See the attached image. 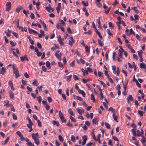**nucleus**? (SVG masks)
<instances>
[{
	"instance_id": "nucleus-13",
	"label": "nucleus",
	"mask_w": 146,
	"mask_h": 146,
	"mask_svg": "<svg viewBox=\"0 0 146 146\" xmlns=\"http://www.w3.org/2000/svg\"><path fill=\"white\" fill-rule=\"evenodd\" d=\"M117 19L118 20V22H117L116 23L117 24H121L122 23V21H121V20L122 19V18L120 17L119 16L118 18H117Z\"/></svg>"
},
{
	"instance_id": "nucleus-41",
	"label": "nucleus",
	"mask_w": 146,
	"mask_h": 146,
	"mask_svg": "<svg viewBox=\"0 0 146 146\" xmlns=\"http://www.w3.org/2000/svg\"><path fill=\"white\" fill-rule=\"evenodd\" d=\"M72 77V75L71 74L66 77L67 78V80L68 82H69L70 80Z\"/></svg>"
},
{
	"instance_id": "nucleus-57",
	"label": "nucleus",
	"mask_w": 146,
	"mask_h": 146,
	"mask_svg": "<svg viewBox=\"0 0 146 146\" xmlns=\"http://www.w3.org/2000/svg\"><path fill=\"white\" fill-rule=\"evenodd\" d=\"M109 111H110L113 113L115 112V110L112 107H110L109 109Z\"/></svg>"
},
{
	"instance_id": "nucleus-64",
	"label": "nucleus",
	"mask_w": 146,
	"mask_h": 146,
	"mask_svg": "<svg viewBox=\"0 0 146 146\" xmlns=\"http://www.w3.org/2000/svg\"><path fill=\"white\" fill-rule=\"evenodd\" d=\"M73 77L74 79L75 80H79V78H78L76 75H73Z\"/></svg>"
},
{
	"instance_id": "nucleus-49",
	"label": "nucleus",
	"mask_w": 146,
	"mask_h": 146,
	"mask_svg": "<svg viewBox=\"0 0 146 146\" xmlns=\"http://www.w3.org/2000/svg\"><path fill=\"white\" fill-rule=\"evenodd\" d=\"M37 98L38 103L40 104L42 100L41 97L40 96H39Z\"/></svg>"
},
{
	"instance_id": "nucleus-34",
	"label": "nucleus",
	"mask_w": 146,
	"mask_h": 146,
	"mask_svg": "<svg viewBox=\"0 0 146 146\" xmlns=\"http://www.w3.org/2000/svg\"><path fill=\"white\" fill-rule=\"evenodd\" d=\"M23 13L25 15L26 17L27 16L28 14L29 13L28 11H26L25 10H23Z\"/></svg>"
},
{
	"instance_id": "nucleus-26",
	"label": "nucleus",
	"mask_w": 146,
	"mask_h": 146,
	"mask_svg": "<svg viewBox=\"0 0 146 146\" xmlns=\"http://www.w3.org/2000/svg\"><path fill=\"white\" fill-rule=\"evenodd\" d=\"M9 139V137H8L5 140L3 144L4 145H5L8 142Z\"/></svg>"
},
{
	"instance_id": "nucleus-46",
	"label": "nucleus",
	"mask_w": 146,
	"mask_h": 146,
	"mask_svg": "<svg viewBox=\"0 0 146 146\" xmlns=\"http://www.w3.org/2000/svg\"><path fill=\"white\" fill-rule=\"evenodd\" d=\"M98 80L100 82L101 84L104 87H106V85L103 81L100 80Z\"/></svg>"
},
{
	"instance_id": "nucleus-38",
	"label": "nucleus",
	"mask_w": 146,
	"mask_h": 146,
	"mask_svg": "<svg viewBox=\"0 0 146 146\" xmlns=\"http://www.w3.org/2000/svg\"><path fill=\"white\" fill-rule=\"evenodd\" d=\"M70 120L68 121V122L66 123V125L67 126H68L70 127H72L73 126V125L72 124L70 123Z\"/></svg>"
},
{
	"instance_id": "nucleus-3",
	"label": "nucleus",
	"mask_w": 146,
	"mask_h": 146,
	"mask_svg": "<svg viewBox=\"0 0 146 146\" xmlns=\"http://www.w3.org/2000/svg\"><path fill=\"white\" fill-rule=\"evenodd\" d=\"M7 7L6 11H9L11 9V3L10 2L8 1L7 2L6 4Z\"/></svg>"
},
{
	"instance_id": "nucleus-45",
	"label": "nucleus",
	"mask_w": 146,
	"mask_h": 146,
	"mask_svg": "<svg viewBox=\"0 0 146 146\" xmlns=\"http://www.w3.org/2000/svg\"><path fill=\"white\" fill-rule=\"evenodd\" d=\"M13 119L14 120H17V117L16 115L14 113H13L12 115Z\"/></svg>"
},
{
	"instance_id": "nucleus-4",
	"label": "nucleus",
	"mask_w": 146,
	"mask_h": 146,
	"mask_svg": "<svg viewBox=\"0 0 146 146\" xmlns=\"http://www.w3.org/2000/svg\"><path fill=\"white\" fill-rule=\"evenodd\" d=\"M6 72V70L5 67H3L0 70V73L2 75H4Z\"/></svg>"
},
{
	"instance_id": "nucleus-22",
	"label": "nucleus",
	"mask_w": 146,
	"mask_h": 146,
	"mask_svg": "<svg viewBox=\"0 0 146 146\" xmlns=\"http://www.w3.org/2000/svg\"><path fill=\"white\" fill-rule=\"evenodd\" d=\"M34 140L35 143L37 145H38L40 143V141L39 139L38 138H37L34 139Z\"/></svg>"
},
{
	"instance_id": "nucleus-39",
	"label": "nucleus",
	"mask_w": 146,
	"mask_h": 146,
	"mask_svg": "<svg viewBox=\"0 0 146 146\" xmlns=\"http://www.w3.org/2000/svg\"><path fill=\"white\" fill-rule=\"evenodd\" d=\"M100 17H99V18H98V19L97 20V22H98V27L99 28H100V27H101V23H100Z\"/></svg>"
},
{
	"instance_id": "nucleus-5",
	"label": "nucleus",
	"mask_w": 146,
	"mask_h": 146,
	"mask_svg": "<svg viewBox=\"0 0 146 146\" xmlns=\"http://www.w3.org/2000/svg\"><path fill=\"white\" fill-rule=\"evenodd\" d=\"M127 102L128 103H129L130 100L131 101H133V99L131 95H130L127 98Z\"/></svg>"
},
{
	"instance_id": "nucleus-42",
	"label": "nucleus",
	"mask_w": 146,
	"mask_h": 146,
	"mask_svg": "<svg viewBox=\"0 0 146 146\" xmlns=\"http://www.w3.org/2000/svg\"><path fill=\"white\" fill-rule=\"evenodd\" d=\"M16 133L20 137L23 135V134L20 131H17L16 132Z\"/></svg>"
},
{
	"instance_id": "nucleus-28",
	"label": "nucleus",
	"mask_w": 146,
	"mask_h": 146,
	"mask_svg": "<svg viewBox=\"0 0 146 146\" xmlns=\"http://www.w3.org/2000/svg\"><path fill=\"white\" fill-rule=\"evenodd\" d=\"M53 123L54 125H56L57 126H58L59 125V123L58 122L56 121L55 120L53 121Z\"/></svg>"
},
{
	"instance_id": "nucleus-32",
	"label": "nucleus",
	"mask_w": 146,
	"mask_h": 146,
	"mask_svg": "<svg viewBox=\"0 0 146 146\" xmlns=\"http://www.w3.org/2000/svg\"><path fill=\"white\" fill-rule=\"evenodd\" d=\"M64 40L63 38H62L60 36H58V42H60V41H62Z\"/></svg>"
},
{
	"instance_id": "nucleus-31",
	"label": "nucleus",
	"mask_w": 146,
	"mask_h": 146,
	"mask_svg": "<svg viewBox=\"0 0 146 146\" xmlns=\"http://www.w3.org/2000/svg\"><path fill=\"white\" fill-rule=\"evenodd\" d=\"M82 3L84 6H87L88 5V3L87 2L86 3L85 2L82 1Z\"/></svg>"
},
{
	"instance_id": "nucleus-35",
	"label": "nucleus",
	"mask_w": 146,
	"mask_h": 146,
	"mask_svg": "<svg viewBox=\"0 0 146 146\" xmlns=\"http://www.w3.org/2000/svg\"><path fill=\"white\" fill-rule=\"evenodd\" d=\"M98 42L100 46H103V44L100 40L98 39Z\"/></svg>"
},
{
	"instance_id": "nucleus-21",
	"label": "nucleus",
	"mask_w": 146,
	"mask_h": 146,
	"mask_svg": "<svg viewBox=\"0 0 146 146\" xmlns=\"http://www.w3.org/2000/svg\"><path fill=\"white\" fill-rule=\"evenodd\" d=\"M91 99L94 102H95V98L93 94H92L91 95Z\"/></svg>"
},
{
	"instance_id": "nucleus-25",
	"label": "nucleus",
	"mask_w": 146,
	"mask_h": 146,
	"mask_svg": "<svg viewBox=\"0 0 146 146\" xmlns=\"http://www.w3.org/2000/svg\"><path fill=\"white\" fill-rule=\"evenodd\" d=\"M10 44L12 46L14 47L15 46L16 44V43H15L12 40H11L10 41Z\"/></svg>"
},
{
	"instance_id": "nucleus-8",
	"label": "nucleus",
	"mask_w": 146,
	"mask_h": 146,
	"mask_svg": "<svg viewBox=\"0 0 146 146\" xmlns=\"http://www.w3.org/2000/svg\"><path fill=\"white\" fill-rule=\"evenodd\" d=\"M81 70L83 72V76H85L86 75H88V73L86 70L82 68L81 69Z\"/></svg>"
},
{
	"instance_id": "nucleus-40",
	"label": "nucleus",
	"mask_w": 146,
	"mask_h": 146,
	"mask_svg": "<svg viewBox=\"0 0 146 146\" xmlns=\"http://www.w3.org/2000/svg\"><path fill=\"white\" fill-rule=\"evenodd\" d=\"M27 144L29 146H35L31 142H28L27 143Z\"/></svg>"
},
{
	"instance_id": "nucleus-56",
	"label": "nucleus",
	"mask_w": 146,
	"mask_h": 146,
	"mask_svg": "<svg viewBox=\"0 0 146 146\" xmlns=\"http://www.w3.org/2000/svg\"><path fill=\"white\" fill-rule=\"evenodd\" d=\"M85 49L86 52H88L90 51V48H88V46L87 45L85 46Z\"/></svg>"
},
{
	"instance_id": "nucleus-44",
	"label": "nucleus",
	"mask_w": 146,
	"mask_h": 146,
	"mask_svg": "<svg viewBox=\"0 0 146 146\" xmlns=\"http://www.w3.org/2000/svg\"><path fill=\"white\" fill-rule=\"evenodd\" d=\"M142 137L143 138L142 139H141V141L142 143H143V144H144L146 141L145 139V137H144V136H143Z\"/></svg>"
},
{
	"instance_id": "nucleus-48",
	"label": "nucleus",
	"mask_w": 146,
	"mask_h": 146,
	"mask_svg": "<svg viewBox=\"0 0 146 146\" xmlns=\"http://www.w3.org/2000/svg\"><path fill=\"white\" fill-rule=\"evenodd\" d=\"M116 53L115 52H114L113 53L112 58L113 59V60L115 61V56H116Z\"/></svg>"
},
{
	"instance_id": "nucleus-59",
	"label": "nucleus",
	"mask_w": 146,
	"mask_h": 146,
	"mask_svg": "<svg viewBox=\"0 0 146 146\" xmlns=\"http://www.w3.org/2000/svg\"><path fill=\"white\" fill-rule=\"evenodd\" d=\"M76 99L80 101H82L83 100L82 99L81 97L79 96H76Z\"/></svg>"
},
{
	"instance_id": "nucleus-37",
	"label": "nucleus",
	"mask_w": 146,
	"mask_h": 146,
	"mask_svg": "<svg viewBox=\"0 0 146 146\" xmlns=\"http://www.w3.org/2000/svg\"><path fill=\"white\" fill-rule=\"evenodd\" d=\"M50 63L49 62L47 61L46 62V66L49 69H50Z\"/></svg>"
},
{
	"instance_id": "nucleus-14",
	"label": "nucleus",
	"mask_w": 146,
	"mask_h": 146,
	"mask_svg": "<svg viewBox=\"0 0 146 146\" xmlns=\"http://www.w3.org/2000/svg\"><path fill=\"white\" fill-rule=\"evenodd\" d=\"M28 30L29 31V33L30 34H32L33 33L37 34L38 33L36 31L32 29H28Z\"/></svg>"
},
{
	"instance_id": "nucleus-30",
	"label": "nucleus",
	"mask_w": 146,
	"mask_h": 146,
	"mask_svg": "<svg viewBox=\"0 0 146 146\" xmlns=\"http://www.w3.org/2000/svg\"><path fill=\"white\" fill-rule=\"evenodd\" d=\"M107 33L110 36H112L113 35L112 33L110 32V30L109 29L107 30Z\"/></svg>"
},
{
	"instance_id": "nucleus-47",
	"label": "nucleus",
	"mask_w": 146,
	"mask_h": 146,
	"mask_svg": "<svg viewBox=\"0 0 146 146\" xmlns=\"http://www.w3.org/2000/svg\"><path fill=\"white\" fill-rule=\"evenodd\" d=\"M37 80L36 79H34V81L32 83V84L34 86H37L38 85L37 84Z\"/></svg>"
},
{
	"instance_id": "nucleus-61",
	"label": "nucleus",
	"mask_w": 146,
	"mask_h": 146,
	"mask_svg": "<svg viewBox=\"0 0 146 146\" xmlns=\"http://www.w3.org/2000/svg\"><path fill=\"white\" fill-rule=\"evenodd\" d=\"M89 81V79H87L86 80H85L84 79H82V82L86 84L87 82H88Z\"/></svg>"
},
{
	"instance_id": "nucleus-58",
	"label": "nucleus",
	"mask_w": 146,
	"mask_h": 146,
	"mask_svg": "<svg viewBox=\"0 0 146 146\" xmlns=\"http://www.w3.org/2000/svg\"><path fill=\"white\" fill-rule=\"evenodd\" d=\"M137 8L136 7H133L132 8V9L133 10H134L136 13H138V10L137 9Z\"/></svg>"
},
{
	"instance_id": "nucleus-60",
	"label": "nucleus",
	"mask_w": 146,
	"mask_h": 146,
	"mask_svg": "<svg viewBox=\"0 0 146 146\" xmlns=\"http://www.w3.org/2000/svg\"><path fill=\"white\" fill-rule=\"evenodd\" d=\"M109 26L110 27H111L112 28H113L114 27V26L113 24L110 22H109Z\"/></svg>"
},
{
	"instance_id": "nucleus-52",
	"label": "nucleus",
	"mask_w": 146,
	"mask_h": 146,
	"mask_svg": "<svg viewBox=\"0 0 146 146\" xmlns=\"http://www.w3.org/2000/svg\"><path fill=\"white\" fill-rule=\"evenodd\" d=\"M70 119L72 121L74 122H75L76 121V120L71 115L70 116Z\"/></svg>"
},
{
	"instance_id": "nucleus-53",
	"label": "nucleus",
	"mask_w": 146,
	"mask_h": 146,
	"mask_svg": "<svg viewBox=\"0 0 146 146\" xmlns=\"http://www.w3.org/2000/svg\"><path fill=\"white\" fill-rule=\"evenodd\" d=\"M82 139L83 141H86L87 139V137L86 135H84L82 137Z\"/></svg>"
},
{
	"instance_id": "nucleus-18",
	"label": "nucleus",
	"mask_w": 146,
	"mask_h": 146,
	"mask_svg": "<svg viewBox=\"0 0 146 146\" xmlns=\"http://www.w3.org/2000/svg\"><path fill=\"white\" fill-rule=\"evenodd\" d=\"M112 70L113 71V73L115 74H116V67L115 65H113L112 66Z\"/></svg>"
},
{
	"instance_id": "nucleus-20",
	"label": "nucleus",
	"mask_w": 146,
	"mask_h": 146,
	"mask_svg": "<svg viewBox=\"0 0 146 146\" xmlns=\"http://www.w3.org/2000/svg\"><path fill=\"white\" fill-rule=\"evenodd\" d=\"M112 116L114 119L115 121H116L117 122H118V121H117V115H116L114 113H113Z\"/></svg>"
},
{
	"instance_id": "nucleus-63",
	"label": "nucleus",
	"mask_w": 146,
	"mask_h": 146,
	"mask_svg": "<svg viewBox=\"0 0 146 146\" xmlns=\"http://www.w3.org/2000/svg\"><path fill=\"white\" fill-rule=\"evenodd\" d=\"M17 27L19 28V29L22 32H23L24 31L23 28L22 27H21L19 26V25H17Z\"/></svg>"
},
{
	"instance_id": "nucleus-29",
	"label": "nucleus",
	"mask_w": 146,
	"mask_h": 146,
	"mask_svg": "<svg viewBox=\"0 0 146 146\" xmlns=\"http://www.w3.org/2000/svg\"><path fill=\"white\" fill-rule=\"evenodd\" d=\"M92 123L94 124L97 125L98 124V121L96 119H94L92 120Z\"/></svg>"
},
{
	"instance_id": "nucleus-54",
	"label": "nucleus",
	"mask_w": 146,
	"mask_h": 146,
	"mask_svg": "<svg viewBox=\"0 0 146 146\" xmlns=\"http://www.w3.org/2000/svg\"><path fill=\"white\" fill-rule=\"evenodd\" d=\"M37 121L38 126L40 127H41L42 126V124L40 121L39 119H38L37 120Z\"/></svg>"
},
{
	"instance_id": "nucleus-9",
	"label": "nucleus",
	"mask_w": 146,
	"mask_h": 146,
	"mask_svg": "<svg viewBox=\"0 0 146 146\" xmlns=\"http://www.w3.org/2000/svg\"><path fill=\"white\" fill-rule=\"evenodd\" d=\"M55 56L57 57V58L59 59L60 60H62L61 57L62 56V54L61 53H60L59 54H55Z\"/></svg>"
},
{
	"instance_id": "nucleus-11",
	"label": "nucleus",
	"mask_w": 146,
	"mask_h": 146,
	"mask_svg": "<svg viewBox=\"0 0 146 146\" xmlns=\"http://www.w3.org/2000/svg\"><path fill=\"white\" fill-rule=\"evenodd\" d=\"M38 133H33L32 135V138L34 140L37 139V137H38Z\"/></svg>"
},
{
	"instance_id": "nucleus-10",
	"label": "nucleus",
	"mask_w": 146,
	"mask_h": 146,
	"mask_svg": "<svg viewBox=\"0 0 146 146\" xmlns=\"http://www.w3.org/2000/svg\"><path fill=\"white\" fill-rule=\"evenodd\" d=\"M78 92L79 93L82 94L83 97H85V93L83 90H81L80 89H78Z\"/></svg>"
},
{
	"instance_id": "nucleus-43",
	"label": "nucleus",
	"mask_w": 146,
	"mask_h": 146,
	"mask_svg": "<svg viewBox=\"0 0 146 146\" xmlns=\"http://www.w3.org/2000/svg\"><path fill=\"white\" fill-rule=\"evenodd\" d=\"M58 115L60 118H62L64 116L63 114L60 111L59 112Z\"/></svg>"
},
{
	"instance_id": "nucleus-12",
	"label": "nucleus",
	"mask_w": 146,
	"mask_h": 146,
	"mask_svg": "<svg viewBox=\"0 0 146 146\" xmlns=\"http://www.w3.org/2000/svg\"><path fill=\"white\" fill-rule=\"evenodd\" d=\"M9 95L10 98L11 99H12L14 98V93L11 90H10L9 92Z\"/></svg>"
},
{
	"instance_id": "nucleus-1",
	"label": "nucleus",
	"mask_w": 146,
	"mask_h": 146,
	"mask_svg": "<svg viewBox=\"0 0 146 146\" xmlns=\"http://www.w3.org/2000/svg\"><path fill=\"white\" fill-rule=\"evenodd\" d=\"M70 40H69L68 44L71 47L72 46L73 44L75 42V40L73 39L72 36H70L69 38Z\"/></svg>"
},
{
	"instance_id": "nucleus-19",
	"label": "nucleus",
	"mask_w": 146,
	"mask_h": 146,
	"mask_svg": "<svg viewBox=\"0 0 146 146\" xmlns=\"http://www.w3.org/2000/svg\"><path fill=\"white\" fill-rule=\"evenodd\" d=\"M140 67L141 68H146V65L144 63L142 62L140 64Z\"/></svg>"
},
{
	"instance_id": "nucleus-7",
	"label": "nucleus",
	"mask_w": 146,
	"mask_h": 146,
	"mask_svg": "<svg viewBox=\"0 0 146 146\" xmlns=\"http://www.w3.org/2000/svg\"><path fill=\"white\" fill-rule=\"evenodd\" d=\"M13 72L15 74L16 78H17L20 76V75L19 73V71L17 70H15L13 71Z\"/></svg>"
},
{
	"instance_id": "nucleus-2",
	"label": "nucleus",
	"mask_w": 146,
	"mask_h": 146,
	"mask_svg": "<svg viewBox=\"0 0 146 146\" xmlns=\"http://www.w3.org/2000/svg\"><path fill=\"white\" fill-rule=\"evenodd\" d=\"M131 131L133 135L134 136V137H132V139L135 141V142H137V140L135 137V136H136V133L135 130V129H132Z\"/></svg>"
},
{
	"instance_id": "nucleus-17",
	"label": "nucleus",
	"mask_w": 146,
	"mask_h": 146,
	"mask_svg": "<svg viewBox=\"0 0 146 146\" xmlns=\"http://www.w3.org/2000/svg\"><path fill=\"white\" fill-rule=\"evenodd\" d=\"M31 26H38V28H41V25L40 24H39V23H36V24L35 23H32L31 25Z\"/></svg>"
},
{
	"instance_id": "nucleus-55",
	"label": "nucleus",
	"mask_w": 146,
	"mask_h": 146,
	"mask_svg": "<svg viewBox=\"0 0 146 146\" xmlns=\"http://www.w3.org/2000/svg\"><path fill=\"white\" fill-rule=\"evenodd\" d=\"M67 30L68 32L69 33L72 34V32L71 31V30L70 27L67 28Z\"/></svg>"
},
{
	"instance_id": "nucleus-23",
	"label": "nucleus",
	"mask_w": 146,
	"mask_h": 146,
	"mask_svg": "<svg viewBox=\"0 0 146 146\" xmlns=\"http://www.w3.org/2000/svg\"><path fill=\"white\" fill-rule=\"evenodd\" d=\"M105 125L107 128L108 129H110V125L108 123L106 122L105 123Z\"/></svg>"
},
{
	"instance_id": "nucleus-16",
	"label": "nucleus",
	"mask_w": 146,
	"mask_h": 146,
	"mask_svg": "<svg viewBox=\"0 0 146 146\" xmlns=\"http://www.w3.org/2000/svg\"><path fill=\"white\" fill-rule=\"evenodd\" d=\"M46 9L47 11L49 13L51 12V6L50 4L48 5V6L46 7Z\"/></svg>"
},
{
	"instance_id": "nucleus-36",
	"label": "nucleus",
	"mask_w": 146,
	"mask_h": 146,
	"mask_svg": "<svg viewBox=\"0 0 146 146\" xmlns=\"http://www.w3.org/2000/svg\"><path fill=\"white\" fill-rule=\"evenodd\" d=\"M62 123H65L66 122V119L64 118V116L60 118Z\"/></svg>"
},
{
	"instance_id": "nucleus-33",
	"label": "nucleus",
	"mask_w": 146,
	"mask_h": 146,
	"mask_svg": "<svg viewBox=\"0 0 146 146\" xmlns=\"http://www.w3.org/2000/svg\"><path fill=\"white\" fill-rule=\"evenodd\" d=\"M27 119H28V121H29V124H31V125H33V123L32 122V121H31V119L30 118H29V117H27Z\"/></svg>"
},
{
	"instance_id": "nucleus-24",
	"label": "nucleus",
	"mask_w": 146,
	"mask_h": 146,
	"mask_svg": "<svg viewBox=\"0 0 146 146\" xmlns=\"http://www.w3.org/2000/svg\"><path fill=\"white\" fill-rule=\"evenodd\" d=\"M71 139L73 142L75 141V137L73 135H72L71 136Z\"/></svg>"
},
{
	"instance_id": "nucleus-51",
	"label": "nucleus",
	"mask_w": 146,
	"mask_h": 146,
	"mask_svg": "<svg viewBox=\"0 0 146 146\" xmlns=\"http://www.w3.org/2000/svg\"><path fill=\"white\" fill-rule=\"evenodd\" d=\"M37 46L38 48L39 49H41L42 48V46L41 44L39 43V42H38L37 43Z\"/></svg>"
},
{
	"instance_id": "nucleus-62",
	"label": "nucleus",
	"mask_w": 146,
	"mask_h": 146,
	"mask_svg": "<svg viewBox=\"0 0 146 146\" xmlns=\"http://www.w3.org/2000/svg\"><path fill=\"white\" fill-rule=\"evenodd\" d=\"M59 139L61 141H63V139L61 135H59L58 137Z\"/></svg>"
},
{
	"instance_id": "nucleus-27",
	"label": "nucleus",
	"mask_w": 146,
	"mask_h": 146,
	"mask_svg": "<svg viewBox=\"0 0 146 146\" xmlns=\"http://www.w3.org/2000/svg\"><path fill=\"white\" fill-rule=\"evenodd\" d=\"M68 112L69 114L72 115H73L74 114L72 110L71 109H69L68 110Z\"/></svg>"
},
{
	"instance_id": "nucleus-6",
	"label": "nucleus",
	"mask_w": 146,
	"mask_h": 146,
	"mask_svg": "<svg viewBox=\"0 0 146 146\" xmlns=\"http://www.w3.org/2000/svg\"><path fill=\"white\" fill-rule=\"evenodd\" d=\"M76 110L78 112L80 115H82V113H84V109L81 110L79 108H77Z\"/></svg>"
},
{
	"instance_id": "nucleus-15",
	"label": "nucleus",
	"mask_w": 146,
	"mask_h": 146,
	"mask_svg": "<svg viewBox=\"0 0 146 146\" xmlns=\"http://www.w3.org/2000/svg\"><path fill=\"white\" fill-rule=\"evenodd\" d=\"M40 23L44 27V30L45 31H47V29L46 28V24L44 23V22L42 21L41 20H40Z\"/></svg>"
},
{
	"instance_id": "nucleus-50",
	"label": "nucleus",
	"mask_w": 146,
	"mask_h": 146,
	"mask_svg": "<svg viewBox=\"0 0 146 146\" xmlns=\"http://www.w3.org/2000/svg\"><path fill=\"white\" fill-rule=\"evenodd\" d=\"M26 56H27L25 55L24 56L21 57H20V60H21V61H23L24 60H25Z\"/></svg>"
}]
</instances>
